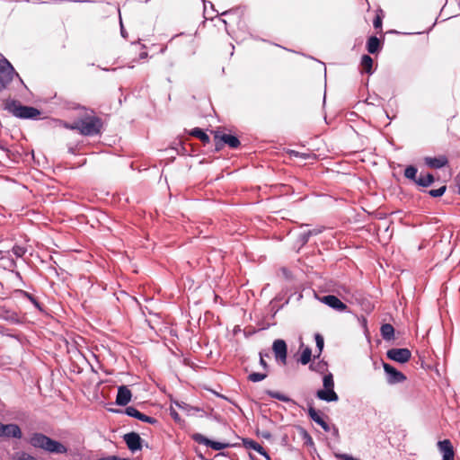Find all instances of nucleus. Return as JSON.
I'll return each mask as SVG.
<instances>
[{
  "label": "nucleus",
  "mask_w": 460,
  "mask_h": 460,
  "mask_svg": "<svg viewBox=\"0 0 460 460\" xmlns=\"http://www.w3.org/2000/svg\"><path fill=\"white\" fill-rule=\"evenodd\" d=\"M148 56V53L146 51H142L139 53V59L146 58Z\"/></svg>",
  "instance_id": "603ef678"
},
{
  "label": "nucleus",
  "mask_w": 460,
  "mask_h": 460,
  "mask_svg": "<svg viewBox=\"0 0 460 460\" xmlns=\"http://www.w3.org/2000/svg\"><path fill=\"white\" fill-rule=\"evenodd\" d=\"M455 457V451L447 452L446 454H443L442 460H454Z\"/></svg>",
  "instance_id": "de8ad7c7"
},
{
  "label": "nucleus",
  "mask_w": 460,
  "mask_h": 460,
  "mask_svg": "<svg viewBox=\"0 0 460 460\" xmlns=\"http://www.w3.org/2000/svg\"><path fill=\"white\" fill-rule=\"evenodd\" d=\"M16 76L25 87L23 81L6 58H0V93L7 87L13 77Z\"/></svg>",
  "instance_id": "7ed1b4c3"
},
{
  "label": "nucleus",
  "mask_w": 460,
  "mask_h": 460,
  "mask_svg": "<svg viewBox=\"0 0 460 460\" xmlns=\"http://www.w3.org/2000/svg\"><path fill=\"white\" fill-rule=\"evenodd\" d=\"M99 460H117V456H106V457H102Z\"/></svg>",
  "instance_id": "864d4df0"
},
{
  "label": "nucleus",
  "mask_w": 460,
  "mask_h": 460,
  "mask_svg": "<svg viewBox=\"0 0 460 460\" xmlns=\"http://www.w3.org/2000/svg\"><path fill=\"white\" fill-rule=\"evenodd\" d=\"M403 175L406 179L411 181L415 183V181H418V168L415 165H408L404 169Z\"/></svg>",
  "instance_id": "a878e982"
},
{
  "label": "nucleus",
  "mask_w": 460,
  "mask_h": 460,
  "mask_svg": "<svg viewBox=\"0 0 460 460\" xmlns=\"http://www.w3.org/2000/svg\"><path fill=\"white\" fill-rule=\"evenodd\" d=\"M383 48V41L375 35L368 37L367 40V50L369 54H377Z\"/></svg>",
  "instance_id": "a211bd4d"
},
{
  "label": "nucleus",
  "mask_w": 460,
  "mask_h": 460,
  "mask_svg": "<svg viewBox=\"0 0 460 460\" xmlns=\"http://www.w3.org/2000/svg\"><path fill=\"white\" fill-rule=\"evenodd\" d=\"M202 1H203V3H204V7H205V8H206L207 3H208V4H210V7L212 8V10H213V11H215V12L217 13V15H218V12H217V11L215 10V8H214V4H213L211 2H209V1H206V0H202Z\"/></svg>",
  "instance_id": "3c124183"
},
{
  "label": "nucleus",
  "mask_w": 460,
  "mask_h": 460,
  "mask_svg": "<svg viewBox=\"0 0 460 460\" xmlns=\"http://www.w3.org/2000/svg\"><path fill=\"white\" fill-rule=\"evenodd\" d=\"M17 293L20 295L21 297L28 299L37 310H39L40 312H45L44 305L40 304L37 297H35L32 294L22 289L17 290Z\"/></svg>",
  "instance_id": "aec40b11"
},
{
  "label": "nucleus",
  "mask_w": 460,
  "mask_h": 460,
  "mask_svg": "<svg viewBox=\"0 0 460 460\" xmlns=\"http://www.w3.org/2000/svg\"><path fill=\"white\" fill-rule=\"evenodd\" d=\"M170 415L176 422L181 421V417L179 413L173 408L170 409Z\"/></svg>",
  "instance_id": "c03bdc74"
},
{
  "label": "nucleus",
  "mask_w": 460,
  "mask_h": 460,
  "mask_svg": "<svg viewBox=\"0 0 460 460\" xmlns=\"http://www.w3.org/2000/svg\"><path fill=\"white\" fill-rule=\"evenodd\" d=\"M4 109L14 117L22 119H38L41 111L32 106L23 105L19 101L7 99Z\"/></svg>",
  "instance_id": "f257e3e1"
},
{
  "label": "nucleus",
  "mask_w": 460,
  "mask_h": 460,
  "mask_svg": "<svg viewBox=\"0 0 460 460\" xmlns=\"http://www.w3.org/2000/svg\"><path fill=\"white\" fill-rule=\"evenodd\" d=\"M243 445L247 449H252L259 453L260 455L265 453V449L263 447H261L258 442L252 438H243Z\"/></svg>",
  "instance_id": "b1692460"
},
{
  "label": "nucleus",
  "mask_w": 460,
  "mask_h": 460,
  "mask_svg": "<svg viewBox=\"0 0 460 460\" xmlns=\"http://www.w3.org/2000/svg\"><path fill=\"white\" fill-rule=\"evenodd\" d=\"M455 181L456 182V185H458V183H460V173H458L456 178H455Z\"/></svg>",
  "instance_id": "13d9d810"
},
{
  "label": "nucleus",
  "mask_w": 460,
  "mask_h": 460,
  "mask_svg": "<svg viewBox=\"0 0 460 460\" xmlns=\"http://www.w3.org/2000/svg\"><path fill=\"white\" fill-rule=\"evenodd\" d=\"M117 460H130V459H128V458H120V457L117 456Z\"/></svg>",
  "instance_id": "69168bd1"
},
{
  "label": "nucleus",
  "mask_w": 460,
  "mask_h": 460,
  "mask_svg": "<svg viewBox=\"0 0 460 460\" xmlns=\"http://www.w3.org/2000/svg\"><path fill=\"white\" fill-rule=\"evenodd\" d=\"M261 435L265 439H270L271 438V434L269 431H263V432H261Z\"/></svg>",
  "instance_id": "8fccbe9b"
},
{
  "label": "nucleus",
  "mask_w": 460,
  "mask_h": 460,
  "mask_svg": "<svg viewBox=\"0 0 460 460\" xmlns=\"http://www.w3.org/2000/svg\"><path fill=\"white\" fill-rule=\"evenodd\" d=\"M268 376L267 373L252 372L248 375L247 379L252 383H258L264 380Z\"/></svg>",
  "instance_id": "473e14b6"
},
{
  "label": "nucleus",
  "mask_w": 460,
  "mask_h": 460,
  "mask_svg": "<svg viewBox=\"0 0 460 460\" xmlns=\"http://www.w3.org/2000/svg\"><path fill=\"white\" fill-rule=\"evenodd\" d=\"M270 398H274V399H277L279 401H281V402H290V403H295V401L293 399H291L290 397H288V395L284 394H281L279 392H277V391H272V390H266L265 392Z\"/></svg>",
  "instance_id": "bb28decb"
},
{
  "label": "nucleus",
  "mask_w": 460,
  "mask_h": 460,
  "mask_svg": "<svg viewBox=\"0 0 460 460\" xmlns=\"http://www.w3.org/2000/svg\"><path fill=\"white\" fill-rule=\"evenodd\" d=\"M93 113V110L90 111V113L86 111L84 117L79 119L80 133L83 136L93 137L101 133L102 120L101 118L92 115Z\"/></svg>",
  "instance_id": "f03ea898"
},
{
  "label": "nucleus",
  "mask_w": 460,
  "mask_h": 460,
  "mask_svg": "<svg viewBox=\"0 0 460 460\" xmlns=\"http://www.w3.org/2000/svg\"><path fill=\"white\" fill-rule=\"evenodd\" d=\"M424 163L429 168L440 169L448 164V160L445 155L438 157L426 156L424 157Z\"/></svg>",
  "instance_id": "2eb2a0df"
},
{
  "label": "nucleus",
  "mask_w": 460,
  "mask_h": 460,
  "mask_svg": "<svg viewBox=\"0 0 460 460\" xmlns=\"http://www.w3.org/2000/svg\"><path fill=\"white\" fill-rule=\"evenodd\" d=\"M272 351L275 359L283 365L287 364L288 358V345L282 339H277L272 343Z\"/></svg>",
  "instance_id": "1a4fd4ad"
},
{
  "label": "nucleus",
  "mask_w": 460,
  "mask_h": 460,
  "mask_svg": "<svg viewBox=\"0 0 460 460\" xmlns=\"http://www.w3.org/2000/svg\"><path fill=\"white\" fill-rule=\"evenodd\" d=\"M446 190H447V185H443V186L439 187L438 189L429 190L427 191V193L430 197L439 198L445 194Z\"/></svg>",
  "instance_id": "e433bc0d"
},
{
  "label": "nucleus",
  "mask_w": 460,
  "mask_h": 460,
  "mask_svg": "<svg viewBox=\"0 0 460 460\" xmlns=\"http://www.w3.org/2000/svg\"><path fill=\"white\" fill-rule=\"evenodd\" d=\"M435 182V177L430 172L424 173L421 172L419 175L418 181H415V184L419 187L428 188Z\"/></svg>",
  "instance_id": "6ab92c4d"
},
{
  "label": "nucleus",
  "mask_w": 460,
  "mask_h": 460,
  "mask_svg": "<svg viewBox=\"0 0 460 460\" xmlns=\"http://www.w3.org/2000/svg\"><path fill=\"white\" fill-rule=\"evenodd\" d=\"M438 446L442 454L454 450L453 445L449 439H444L438 442Z\"/></svg>",
  "instance_id": "2f4dec72"
},
{
  "label": "nucleus",
  "mask_w": 460,
  "mask_h": 460,
  "mask_svg": "<svg viewBox=\"0 0 460 460\" xmlns=\"http://www.w3.org/2000/svg\"><path fill=\"white\" fill-rule=\"evenodd\" d=\"M308 58H311V59L316 60L314 57H309L308 56Z\"/></svg>",
  "instance_id": "338daca9"
},
{
  "label": "nucleus",
  "mask_w": 460,
  "mask_h": 460,
  "mask_svg": "<svg viewBox=\"0 0 460 460\" xmlns=\"http://www.w3.org/2000/svg\"><path fill=\"white\" fill-rule=\"evenodd\" d=\"M316 397L319 400L331 402L339 401V396L334 389L323 388L316 392Z\"/></svg>",
  "instance_id": "f3484780"
},
{
  "label": "nucleus",
  "mask_w": 460,
  "mask_h": 460,
  "mask_svg": "<svg viewBox=\"0 0 460 460\" xmlns=\"http://www.w3.org/2000/svg\"><path fill=\"white\" fill-rule=\"evenodd\" d=\"M384 17H385L384 11L381 8H378L376 10V16L373 20V26L375 29H376V30L382 29Z\"/></svg>",
  "instance_id": "c85d7f7f"
},
{
  "label": "nucleus",
  "mask_w": 460,
  "mask_h": 460,
  "mask_svg": "<svg viewBox=\"0 0 460 460\" xmlns=\"http://www.w3.org/2000/svg\"><path fill=\"white\" fill-rule=\"evenodd\" d=\"M314 340H315L316 349L318 350V354L314 355V358H319L323 352V347H324V339H323V335H321L320 333H315Z\"/></svg>",
  "instance_id": "c756f323"
},
{
  "label": "nucleus",
  "mask_w": 460,
  "mask_h": 460,
  "mask_svg": "<svg viewBox=\"0 0 460 460\" xmlns=\"http://www.w3.org/2000/svg\"><path fill=\"white\" fill-rule=\"evenodd\" d=\"M232 445L229 443H224L219 441L211 440L210 445L208 447L212 448L213 450H221L225 448L230 447Z\"/></svg>",
  "instance_id": "4c0bfd02"
},
{
  "label": "nucleus",
  "mask_w": 460,
  "mask_h": 460,
  "mask_svg": "<svg viewBox=\"0 0 460 460\" xmlns=\"http://www.w3.org/2000/svg\"><path fill=\"white\" fill-rule=\"evenodd\" d=\"M383 368L386 375V382L389 385L401 384L407 379L406 376L402 372L399 371L388 363L383 362Z\"/></svg>",
  "instance_id": "423d86ee"
},
{
  "label": "nucleus",
  "mask_w": 460,
  "mask_h": 460,
  "mask_svg": "<svg viewBox=\"0 0 460 460\" xmlns=\"http://www.w3.org/2000/svg\"><path fill=\"white\" fill-rule=\"evenodd\" d=\"M68 152L72 155H75V148L74 146H69L68 147Z\"/></svg>",
  "instance_id": "4d7b16f0"
},
{
  "label": "nucleus",
  "mask_w": 460,
  "mask_h": 460,
  "mask_svg": "<svg viewBox=\"0 0 460 460\" xmlns=\"http://www.w3.org/2000/svg\"><path fill=\"white\" fill-rule=\"evenodd\" d=\"M222 22H223L226 26H227V22H226V20H222ZM226 31L228 32V31H227V27H226Z\"/></svg>",
  "instance_id": "e2e57ef3"
},
{
  "label": "nucleus",
  "mask_w": 460,
  "mask_h": 460,
  "mask_svg": "<svg viewBox=\"0 0 460 460\" xmlns=\"http://www.w3.org/2000/svg\"><path fill=\"white\" fill-rule=\"evenodd\" d=\"M73 2H76V3H90L91 1L90 0H74Z\"/></svg>",
  "instance_id": "bf43d9fd"
},
{
  "label": "nucleus",
  "mask_w": 460,
  "mask_h": 460,
  "mask_svg": "<svg viewBox=\"0 0 460 460\" xmlns=\"http://www.w3.org/2000/svg\"><path fill=\"white\" fill-rule=\"evenodd\" d=\"M251 460H258L253 455L250 454Z\"/></svg>",
  "instance_id": "680f3d73"
},
{
  "label": "nucleus",
  "mask_w": 460,
  "mask_h": 460,
  "mask_svg": "<svg viewBox=\"0 0 460 460\" xmlns=\"http://www.w3.org/2000/svg\"><path fill=\"white\" fill-rule=\"evenodd\" d=\"M214 137L216 140V151L221 150L224 145L228 146L232 149H236L241 146L239 138L232 134H220L219 131H215Z\"/></svg>",
  "instance_id": "20e7f679"
},
{
  "label": "nucleus",
  "mask_w": 460,
  "mask_h": 460,
  "mask_svg": "<svg viewBox=\"0 0 460 460\" xmlns=\"http://www.w3.org/2000/svg\"><path fill=\"white\" fill-rule=\"evenodd\" d=\"M260 365L261 366V367L263 369H265V370L269 369V365L266 362V360L264 359L262 352H260Z\"/></svg>",
  "instance_id": "a18cd8bd"
},
{
  "label": "nucleus",
  "mask_w": 460,
  "mask_h": 460,
  "mask_svg": "<svg viewBox=\"0 0 460 460\" xmlns=\"http://www.w3.org/2000/svg\"><path fill=\"white\" fill-rule=\"evenodd\" d=\"M132 393L127 385H119L116 395L115 403L118 406H127L131 402Z\"/></svg>",
  "instance_id": "ddd939ff"
},
{
  "label": "nucleus",
  "mask_w": 460,
  "mask_h": 460,
  "mask_svg": "<svg viewBox=\"0 0 460 460\" xmlns=\"http://www.w3.org/2000/svg\"><path fill=\"white\" fill-rule=\"evenodd\" d=\"M332 435L335 437L339 436V429L335 426L332 427Z\"/></svg>",
  "instance_id": "6e6d98bb"
},
{
  "label": "nucleus",
  "mask_w": 460,
  "mask_h": 460,
  "mask_svg": "<svg viewBox=\"0 0 460 460\" xmlns=\"http://www.w3.org/2000/svg\"><path fill=\"white\" fill-rule=\"evenodd\" d=\"M373 58L369 55L364 54L361 57L360 66L362 67L363 72L368 75H373L375 72V69L373 68Z\"/></svg>",
  "instance_id": "412c9836"
},
{
  "label": "nucleus",
  "mask_w": 460,
  "mask_h": 460,
  "mask_svg": "<svg viewBox=\"0 0 460 460\" xmlns=\"http://www.w3.org/2000/svg\"><path fill=\"white\" fill-rule=\"evenodd\" d=\"M114 413L118 414H125L128 417L135 418L140 421L149 423V424H155L158 422V420L151 416L146 415L142 412H140L136 407L134 406H127L124 410L121 409H111V410Z\"/></svg>",
  "instance_id": "39448f33"
},
{
  "label": "nucleus",
  "mask_w": 460,
  "mask_h": 460,
  "mask_svg": "<svg viewBox=\"0 0 460 460\" xmlns=\"http://www.w3.org/2000/svg\"><path fill=\"white\" fill-rule=\"evenodd\" d=\"M300 435L302 437V439L304 440L305 445L310 447L314 445L311 435L305 429L300 428Z\"/></svg>",
  "instance_id": "c9c22d12"
},
{
  "label": "nucleus",
  "mask_w": 460,
  "mask_h": 460,
  "mask_svg": "<svg viewBox=\"0 0 460 460\" xmlns=\"http://www.w3.org/2000/svg\"><path fill=\"white\" fill-rule=\"evenodd\" d=\"M312 358V349L309 347H306L302 351L300 358H298V361L302 365H307Z\"/></svg>",
  "instance_id": "7c9ffc66"
},
{
  "label": "nucleus",
  "mask_w": 460,
  "mask_h": 460,
  "mask_svg": "<svg viewBox=\"0 0 460 460\" xmlns=\"http://www.w3.org/2000/svg\"><path fill=\"white\" fill-rule=\"evenodd\" d=\"M218 397L225 398L224 395L218 394Z\"/></svg>",
  "instance_id": "774afa93"
},
{
  "label": "nucleus",
  "mask_w": 460,
  "mask_h": 460,
  "mask_svg": "<svg viewBox=\"0 0 460 460\" xmlns=\"http://www.w3.org/2000/svg\"><path fill=\"white\" fill-rule=\"evenodd\" d=\"M191 438L195 442H197L199 444L205 445L207 447H209V445H210L211 439L208 438L207 437H205L204 435H202L200 433H194L191 436Z\"/></svg>",
  "instance_id": "72a5a7b5"
},
{
  "label": "nucleus",
  "mask_w": 460,
  "mask_h": 460,
  "mask_svg": "<svg viewBox=\"0 0 460 460\" xmlns=\"http://www.w3.org/2000/svg\"><path fill=\"white\" fill-rule=\"evenodd\" d=\"M307 406H308L307 412H308V416L310 417V419L313 421H314L316 424L321 426V428L325 432H329L331 430L330 425L323 420V418L322 414L320 413V411H318L314 407V402H313L312 400L310 402H307Z\"/></svg>",
  "instance_id": "f8f14e48"
},
{
  "label": "nucleus",
  "mask_w": 460,
  "mask_h": 460,
  "mask_svg": "<svg viewBox=\"0 0 460 460\" xmlns=\"http://www.w3.org/2000/svg\"><path fill=\"white\" fill-rule=\"evenodd\" d=\"M323 388L334 389V380H333V376L332 373H328L327 375H324V376L323 378Z\"/></svg>",
  "instance_id": "f704fd0d"
},
{
  "label": "nucleus",
  "mask_w": 460,
  "mask_h": 460,
  "mask_svg": "<svg viewBox=\"0 0 460 460\" xmlns=\"http://www.w3.org/2000/svg\"><path fill=\"white\" fill-rule=\"evenodd\" d=\"M261 456H262L266 460H271L270 456L268 454V452L266 450H265V453L262 452V454H261Z\"/></svg>",
  "instance_id": "5fc2aeb1"
},
{
  "label": "nucleus",
  "mask_w": 460,
  "mask_h": 460,
  "mask_svg": "<svg viewBox=\"0 0 460 460\" xmlns=\"http://www.w3.org/2000/svg\"><path fill=\"white\" fill-rule=\"evenodd\" d=\"M189 134L199 138L204 146L210 143L209 136L200 128H192Z\"/></svg>",
  "instance_id": "5701e85b"
},
{
  "label": "nucleus",
  "mask_w": 460,
  "mask_h": 460,
  "mask_svg": "<svg viewBox=\"0 0 460 460\" xmlns=\"http://www.w3.org/2000/svg\"><path fill=\"white\" fill-rule=\"evenodd\" d=\"M49 437L40 432H34L31 434L29 443L35 448L45 450Z\"/></svg>",
  "instance_id": "4468645a"
},
{
  "label": "nucleus",
  "mask_w": 460,
  "mask_h": 460,
  "mask_svg": "<svg viewBox=\"0 0 460 460\" xmlns=\"http://www.w3.org/2000/svg\"><path fill=\"white\" fill-rule=\"evenodd\" d=\"M289 155L291 157H296V158H301L303 160H307L309 159L311 156H313L314 155L312 154H308V153H301V152H298V151H296V150H290L288 152Z\"/></svg>",
  "instance_id": "a19ab883"
},
{
  "label": "nucleus",
  "mask_w": 460,
  "mask_h": 460,
  "mask_svg": "<svg viewBox=\"0 0 460 460\" xmlns=\"http://www.w3.org/2000/svg\"><path fill=\"white\" fill-rule=\"evenodd\" d=\"M22 436L21 428L18 424L15 423H8L4 424L0 422V438H18L20 439Z\"/></svg>",
  "instance_id": "9d476101"
},
{
  "label": "nucleus",
  "mask_w": 460,
  "mask_h": 460,
  "mask_svg": "<svg viewBox=\"0 0 460 460\" xmlns=\"http://www.w3.org/2000/svg\"><path fill=\"white\" fill-rule=\"evenodd\" d=\"M12 252L17 258H22L27 252V248L22 245L15 244L12 248Z\"/></svg>",
  "instance_id": "ea45409f"
},
{
  "label": "nucleus",
  "mask_w": 460,
  "mask_h": 460,
  "mask_svg": "<svg viewBox=\"0 0 460 460\" xmlns=\"http://www.w3.org/2000/svg\"><path fill=\"white\" fill-rule=\"evenodd\" d=\"M386 357L400 364L407 363L411 358V352L407 348H392L386 351Z\"/></svg>",
  "instance_id": "0eeeda50"
},
{
  "label": "nucleus",
  "mask_w": 460,
  "mask_h": 460,
  "mask_svg": "<svg viewBox=\"0 0 460 460\" xmlns=\"http://www.w3.org/2000/svg\"><path fill=\"white\" fill-rule=\"evenodd\" d=\"M327 367V363L324 360H320L316 364H311L310 369L318 373H323Z\"/></svg>",
  "instance_id": "58836bf2"
},
{
  "label": "nucleus",
  "mask_w": 460,
  "mask_h": 460,
  "mask_svg": "<svg viewBox=\"0 0 460 460\" xmlns=\"http://www.w3.org/2000/svg\"><path fill=\"white\" fill-rule=\"evenodd\" d=\"M308 232H317V234L322 233L321 229L307 230Z\"/></svg>",
  "instance_id": "052dcab7"
},
{
  "label": "nucleus",
  "mask_w": 460,
  "mask_h": 460,
  "mask_svg": "<svg viewBox=\"0 0 460 460\" xmlns=\"http://www.w3.org/2000/svg\"><path fill=\"white\" fill-rule=\"evenodd\" d=\"M380 333L385 341H392L394 339V328L390 323H384L381 325Z\"/></svg>",
  "instance_id": "4be33fe9"
},
{
  "label": "nucleus",
  "mask_w": 460,
  "mask_h": 460,
  "mask_svg": "<svg viewBox=\"0 0 460 460\" xmlns=\"http://www.w3.org/2000/svg\"><path fill=\"white\" fill-rule=\"evenodd\" d=\"M123 440L126 443L128 448L135 453L142 449L143 439L140 435L135 431L128 432L123 436Z\"/></svg>",
  "instance_id": "9b49d317"
},
{
  "label": "nucleus",
  "mask_w": 460,
  "mask_h": 460,
  "mask_svg": "<svg viewBox=\"0 0 460 460\" xmlns=\"http://www.w3.org/2000/svg\"><path fill=\"white\" fill-rule=\"evenodd\" d=\"M173 403L182 411H184L188 415H193L195 412L202 411L199 407L191 406L185 402L182 401H174Z\"/></svg>",
  "instance_id": "393cba45"
},
{
  "label": "nucleus",
  "mask_w": 460,
  "mask_h": 460,
  "mask_svg": "<svg viewBox=\"0 0 460 460\" xmlns=\"http://www.w3.org/2000/svg\"><path fill=\"white\" fill-rule=\"evenodd\" d=\"M240 11V8H232L229 10H226L221 13V15H230V14H238Z\"/></svg>",
  "instance_id": "49530a36"
},
{
  "label": "nucleus",
  "mask_w": 460,
  "mask_h": 460,
  "mask_svg": "<svg viewBox=\"0 0 460 460\" xmlns=\"http://www.w3.org/2000/svg\"><path fill=\"white\" fill-rule=\"evenodd\" d=\"M120 34L121 36L124 38V39H127L128 37V32L127 31L125 30L124 26H123V23H122V21L120 20Z\"/></svg>",
  "instance_id": "09e8293b"
},
{
  "label": "nucleus",
  "mask_w": 460,
  "mask_h": 460,
  "mask_svg": "<svg viewBox=\"0 0 460 460\" xmlns=\"http://www.w3.org/2000/svg\"><path fill=\"white\" fill-rule=\"evenodd\" d=\"M17 460H38V459L26 452H22L18 456Z\"/></svg>",
  "instance_id": "37998d69"
},
{
  "label": "nucleus",
  "mask_w": 460,
  "mask_h": 460,
  "mask_svg": "<svg viewBox=\"0 0 460 460\" xmlns=\"http://www.w3.org/2000/svg\"><path fill=\"white\" fill-rule=\"evenodd\" d=\"M319 300L337 312H349L348 305L334 295H325L319 297Z\"/></svg>",
  "instance_id": "6e6552de"
},
{
  "label": "nucleus",
  "mask_w": 460,
  "mask_h": 460,
  "mask_svg": "<svg viewBox=\"0 0 460 460\" xmlns=\"http://www.w3.org/2000/svg\"><path fill=\"white\" fill-rule=\"evenodd\" d=\"M456 186H457V193L460 195V183H458V185H456Z\"/></svg>",
  "instance_id": "0e129e2a"
},
{
  "label": "nucleus",
  "mask_w": 460,
  "mask_h": 460,
  "mask_svg": "<svg viewBox=\"0 0 460 460\" xmlns=\"http://www.w3.org/2000/svg\"><path fill=\"white\" fill-rule=\"evenodd\" d=\"M313 235H317V232H302L297 236L296 243L299 245V247H303L308 243L310 237Z\"/></svg>",
  "instance_id": "cd10ccee"
},
{
  "label": "nucleus",
  "mask_w": 460,
  "mask_h": 460,
  "mask_svg": "<svg viewBox=\"0 0 460 460\" xmlns=\"http://www.w3.org/2000/svg\"><path fill=\"white\" fill-rule=\"evenodd\" d=\"M64 127L67 129L78 130L80 132L79 119L74 123L65 122Z\"/></svg>",
  "instance_id": "79ce46f5"
},
{
  "label": "nucleus",
  "mask_w": 460,
  "mask_h": 460,
  "mask_svg": "<svg viewBox=\"0 0 460 460\" xmlns=\"http://www.w3.org/2000/svg\"><path fill=\"white\" fill-rule=\"evenodd\" d=\"M67 447L61 442L55 440L51 438H49L45 451L51 454H66Z\"/></svg>",
  "instance_id": "dca6fc26"
}]
</instances>
